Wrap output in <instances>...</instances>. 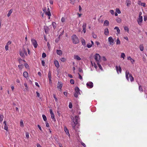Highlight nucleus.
Instances as JSON below:
<instances>
[{"label": "nucleus", "instance_id": "63", "mask_svg": "<svg viewBox=\"0 0 147 147\" xmlns=\"http://www.w3.org/2000/svg\"><path fill=\"white\" fill-rule=\"evenodd\" d=\"M45 32L46 33H47L48 31V28H45Z\"/></svg>", "mask_w": 147, "mask_h": 147}, {"label": "nucleus", "instance_id": "19", "mask_svg": "<svg viewBox=\"0 0 147 147\" xmlns=\"http://www.w3.org/2000/svg\"><path fill=\"white\" fill-rule=\"evenodd\" d=\"M65 131L66 133L67 134V135L69 136H70V135L69 134V130L66 127L65 128Z\"/></svg>", "mask_w": 147, "mask_h": 147}, {"label": "nucleus", "instance_id": "28", "mask_svg": "<svg viewBox=\"0 0 147 147\" xmlns=\"http://www.w3.org/2000/svg\"><path fill=\"white\" fill-rule=\"evenodd\" d=\"M12 12V10H10L9 11L8 14L7 15V17H9L10 16L11 14V13Z\"/></svg>", "mask_w": 147, "mask_h": 147}, {"label": "nucleus", "instance_id": "30", "mask_svg": "<svg viewBox=\"0 0 147 147\" xmlns=\"http://www.w3.org/2000/svg\"><path fill=\"white\" fill-rule=\"evenodd\" d=\"M82 44L83 45H86L85 41L84 39H83L82 40Z\"/></svg>", "mask_w": 147, "mask_h": 147}, {"label": "nucleus", "instance_id": "36", "mask_svg": "<svg viewBox=\"0 0 147 147\" xmlns=\"http://www.w3.org/2000/svg\"><path fill=\"white\" fill-rule=\"evenodd\" d=\"M20 125L22 127H24V123L22 120H21L20 122Z\"/></svg>", "mask_w": 147, "mask_h": 147}, {"label": "nucleus", "instance_id": "4", "mask_svg": "<svg viewBox=\"0 0 147 147\" xmlns=\"http://www.w3.org/2000/svg\"><path fill=\"white\" fill-rule=\"evenodd\" d=\"M72 118L73 119V122L74 124V125H73L72 126L74 128L76 125L78 123V120L79 118L78 117L76 116L74 118L73 117H72Z\"/></svg>", "mask_w": 147, "mask_h": 147}, {"label": "nucleus", "instance_id": "11", "mask_svg": "<svg viewBox=\"0 0 147 147\" xmlns=\"http://www.w3.org/2000/svg\"><path fill=\"white\" fill-rule=\"evenodd\" d=\"M108 41L111 45H113L114 40L112 37H110L108 38Z\"/></svg>", "mask_w": 147, "mask_h": 147}, {"label": "nucleus", "instance_id": "59", "mask_svg": "<svg viewBox=\"0 0 147 147\" xmlns=\"http://www.w3.org/2000/svg\"><path fill=\"white\" fill-rule=\"evenodd\" d=\"M42 65L43 66H45V61L43 60H42Z\"/></svg>", "mask_w": 147, "mask_h": 147}, {"label": "nucleus", "instance_id": "20", "mask_svg": "<svg viewBox=\"0 0 147 147\" xmlns=\"http://www.w3.org/2000/svg\"><path fill=\"white\" fill-rule=\"evenodd\" d=\"M114 29L116 30L117 33L119 34L120 33V30L118 27L116 26L115 27Z\"/></svg>", "mask_w": 147, "mask_h": 147}, {"label": "nucleus", "instance_id": "7", "mask_svg": "<svg viewBox=\"0 0 147 147\" xmlns=\"http://www.w3.org/2000/svg\"><path fill=\"white\" fill-rule=\"evenodd\" d=\"M142 16H139L138 20H137V22L138 23V24L140 25H142Z\"/></svg>", "mask_w": 147, "mask_h": 147}, {"label": "nucleus", "instance_id": "8", "mask_svg": "<svg viewBox=\"0 0 147 147\" xmlns=\"http://www.w3.org/2000/svg\"><path fill=\"white\" fill-rule=\"evenodd\" d=\"M86 86L88 88H91L93 87V83L91 82H88L86 83Z\"/></svg>", "mask_w": 147, "mask_h": 147}, {"label": "nucleus", "instance_id": "33", "mask_svg": "<svg viewBox=\"0 0 147 147\" xmlns=\"http://www.w3.org/2000/svg\"><path fill=\"white\" fill-rule=\"evenodd\" d=\"M51 115V117L52 119L54 121H55L56 120L55 118V116L54 114Z\"/></svg>", "mask_w": 147, "mask_h": 147}, {"label": "nucleus", "instance_id": "32", "mask_svg": "<svg viewBox=\"0 0 147 147\" xmlns=\"http://www.w3.org/2000/svg\"><path fill=\"white\" fill-rule=\"evenodd\" d=\"M116 21L117 22L120 23L121 22V20L119 18H118L116 19Z\"/></svg>", "mask_w": 147, "mask_h": 147}, {"label": "nucleus", "instance_id": "21", "mask_svg": "<svg viewBox=\"0 0 147 147\" xmlns=\"http://www.w3.org/2000/svg\"><path fill=\"white\" fill-rule=\"evenodd\" d=\"M104 33H105V34L106 35H107L109 34V32L108 29V28H106L105 30Z\"/></svg>", "mask_w": 147, "mask_h": 147}, {"label": "nucleus", "instance_id": "45", "mask_svg": "<svg viewBox=\"0 0 147 147\" xmlns=\"http://www.w3.org/2000/svg\"><path fill=\"white\" fill-rule=\"evenodd\" d=\"M4 129L5 130L7 131V130L8 129V127H7V125H5L4 127Z\"/></svg>", "mask_w": 147, "mask_h": 147}, {"label": "nucleus", "instance_id": "60", "mask_svg": "<svg viewBox=\"0 0 147 147\" xmlns=\"http://www.w3.org/2000/svg\"><path fill=\"white\" fill-rule=\"evenodd\" d=\"M61 21L62 22H64L65 21V18L63 17L62 18H61Z\"/></svg>", "mask_w": 147, "mask_h": 147}, {"label": "nucleus", "instance_id": "2", "mask_svg": "<svg viewBox=\"0 0 147 147\" xmlns=\"http://www.w3.org/2000/svg\"><path fill=\"white\" fill-rule=\"evenodd\" d=\"M71 39L73 42L74 44L78 43L79 42V39L76 35H74L71 36Z\"/></svg>", "mask_w": 147, "mask_h": 147}, {"label": "nucleus", "instance_id": "44", "mask_svg": "<svg viewBox=\"0 0 147 147\" xmlns=\"http://www.w3.org/2000/svg\"><path fill=\"white\" fill-rule=\"evenodd\" d=\"M46 56V54L45 53H43L42 55V57L43 58H44Z\"/></svg>", "mask_w": 147, "mask_h": 147}, {"label": "nucleus", "instance_id": "52", "mask_svg": "<svg viewBox=\"0 0 147 147\" xmlns=\"http://www.w3.org/2000/svg\"><path fill=\"white\" fill-rule=\"evenodd\" d=\"M92 36H93V37L94 38H96L97 37L96 35L94 34H92Z\"/></svg>", "mask_w": 147, "mask_h": 147}, {"label": "nucleus", "instance_id": "5", "mask_svg": "<svg viewBox=\"0 0 147 147\" xmlns=\"http://www.w3.org/2000/svg\"><path fill=\"white\" fill-rule=\"evenodd\" d=\"M31 41L34 47L36 48L38 45L35 39H32L31 40Z\"/></svg>", "mask_w": 147, "mask_h": 147}, {"label": "nucleus", "instance_id": "13", "mask_svg": "<svg viewBox=\"0 0 147 147\" xmlns=\"http://www.w3.org/2000/svg\"><path fill=\"white\" fill-rule=\"evenodd\" d=\"M51 72L50 71H49L48 74V78H49V82L50 83H51Z\"/></svg>", "mask_w": 147, "mask_h": 147}, {"label": "nucleus", "instance_id": "26", "mask_svg": "<svg viewBox=\"0 0 147 147\" xmlns=\"http://www.w3.org/2000/svg\"><path fill=\"white\" fill-rule=\"evenodd\" d=\"M52 24L53 28H54V29H55L56 27V23L55 22H52Z\"/></svg>", "mask_w": 147, "mask_h": 147}, {"label": "nucleus", "instance_id": "6", "mask_svg": "<svg viewBox=\"0 0 147 147\" xmlns=\"http://www.w3.org/2000/svg\"><path fill=\"white\" fill-rule=\"evenodd\" d=\"M100 58L101 57L98 54H96L95 59L97 62V63H99L100 60Z\"/></svg>", "mask_w": 147, "mask_h": 147}, {"label": "nucleus", "instance_id": "53", "mask_svg": "<svg viewBox=\"0 0 147 147\" xmlns=\"http://www.w3.org/2000/svg\"><path fill=\"white\" fill-rule=\"evenodd\" d=\"M47 46L48 47L49 49L50 50V47H51V46H50V44L49 43V42H47Z\"/></svg>", "mask_w": 147, "mask_h": 147}, {"label": "nucleus", "instance_id": "41", "mask_svg": "<svg viewBox=\"0 0 147 147\" xmlns=\"http://www.w3.org/2000/svg\"><path fill=\"white\" fill-rule=\"evenodd\" d=\"M69 108L71 109L72 107V105L71 102H70L69 105Z\"/></svg>", "mask_w": 147, "mask_h": 147}, {"label": "nucleus", "instance_id": "17", "mask_svg": "<svg viewBox=\"0 0 147 147\" xmlns=\"http://www.w3.org/2000/svg\"><path fill=\"white\" fill-rule=\"evenodd\" d=\"M56 53L57 55H61L62 54V51L61 50H57L56 51Z\"/></svg>", "mask_w": 147, "mask_h": 147}, {"label": "nucleus", "instance_id": "23", "mask_svg": "<svg viewBox=\"0 0 147 147\" xmlns=\"http://www.w3.org/2000/svg\"><path fill=\"white\" fill-rule=\"evenodd\" d=\"M126 3L127 6H129L131 5V2L129 0H127Z\"/></svg>", "mask_w": 147, "mask_h": 147}, {"label": "nucleus", "instance_id": "40", "mask_svg": "<svg viewBox=\"0 0 147 147\" xmlns=\"http://www.w3.org/2000/svg\"><path fill=\"white\" fill-rule=\"evenodd\" d=\"M124 30H125V31H127V32H128L129 29L127 27L125 26V27H124Z\"/></svg>", "mask_w": 147, "mask_h": 147}, {"label": "nucleus", "instance_id": "3", "mask_svg": "<svg viewBox=\"0 0 147 147\" xmlns=\"http://www.w3.org/2000/svg\"><path fill=\"white\" fill-rule=\"evenodd\" d=\"M80 90L78 87H76L75 88V92L74 94V96L77 98L78 95L80 94Z\"/></svg>", "mask_w": 147, "mask_h": 147}, {"label": "nucleus", "instance_id": "47", "mask_svg": "<svg viewBox=\"0 0 147 147\" xmlns=\"http://www.w3.org/2000/svg\"><path fill=\"white\" fill-rule=\"evenodd\" d=\"M53 97L55 98V99L56 102H57L58 101V99L56 97L55 95V94H53Z\"/></svg>", "mask_w": 147, "mask_h": 147}, {"label": "nucleus", "instance_id": "48", "mask_svg": "<svg viewBox=\"0 0 147 147\" xmlns=\"http://www.w3.org/2000/svg\"><path fill=\"white\" fill-rule=\"evenodd\" d=\"M8 45H5V48L6 51L8 50Z\"/></svg>", "mask_w": 147, "mask_h": 147}, {"label": "nucleus", "instance_id": "54", "mask_svg": "<svg viewBox=\"0 0 147 147\" xmlns=\"http://www.w3.org/2000/svg\"><path fill=\"white\" fill-rule=\"evenodd\" d=\"M110 12L112 14V15H113L114 13V11H113V10H111L110 11Z\"/></svg>", "mask_w": 147, "mask_h": 147}, {"label": "nucleus", "instance_id": "43", "mask_svg": "<svg viewBox=\"0 0 147 147\" xmlns=\"http://www.w3.org/2000/svg\"><path fill=\"white\" fill-rule=\"evenodd\" d=\"M92 45H91L90 44H88L87 45V47L88 48H90V47H92Z\"/></svg>", "mask_w": 147, "mask_h": 147}, {"label": "nucleus", "instance_id": "10", "mask_svg": "<svg viewBox=\"0 0 147 147\" xmlns=\"http://www.w3.org/2000/svg\"><path fill=\"white\" fill-rule=\"evenodd\" d=\"M117 71L118 74L121 73V69L120 66H116L115 67Z\"/></svg>", "mask_w": 147, "mask_h": 147}, {"label": "nucleus", "instance_id": "56", "mask_svg": "<svg viewBox=\"0 0 147 147\" xmlns=\"http://www.w3.org/2000/svg\"><path fill=\"white\" fill-rule=\"evenodd\" d=\"M70 1L71 3L73 4H74V3H75V1L74 0H70Z\"/></svg>", "mask_w": 147, "mask_h": 147}, {"label": "nucleus", "instance_id": "62", "mask_svg": "<svg viewBox=\"0 0 147 147\" xmlns=\"http://www.w3.org/2000/svg\"><path fill=\"white\" fill-rule=\"evenodd\" d=\"M11 43V42L10 41H9L7 42L6 45L9 46V45H10Z\"/></svg>", "mask_w": 147, "mask_h": 147}, {"label": "nucleus", "instance_id": "50", "mask_svg": "<svg viewBox=\"0 0 147 147\" xmlns=\"http://www.w3.org/2000/svg\"><path fill=\"white\" fill-rule=\"evenodd\" d=\"M18 67L20 69H22L23 67V65H18Z\"/></svg>", "mask_w": 147, "mask_h": 147}, {"label": "nucleus", "instance_id": "49", "mask_svg": "<svg viewBox=\"0 0 147 147\" xmlns=\"http://www.w3.org/2000/svg\"><path fill=\"white\" fill-rule=\"evenodd\" d=\"M65 58H63V57L61 58V60L62 62H64L65 61Z\"/></svg>", "mask_w": 147, "mask_h": 147}, {"label": "nucleus", "instance_id": "22", "mask_svg": "<svg viewBox=\"0 0 147 147\" xmlns=\"http://www.w3.org/2000/svg\"><path fill=\"white\" fill-rule=\"evenodd\" d=\"M23 76L25 78H26L28 77V74L27 72L25 71L24 72Z\"/></svg>", "mask_w": 147, "mask_h": 147}, {"label": "nucleus", "instance_id": "15", "mask_svg": "<svg viewBox=\"0 0 147 147\" xmlns=\"http://www.w3.org/2000/svg\"><path fill=\"white\" fill-rule=\"evenodd\" d=\"M86 24L85 23H84L82 26L83 31L84 33H85L86 32Z\"/></svg>", "mask_w": 147, "mask_h": 147}, {"label": "nucleus", "instance_id": "12", "mask_svg": "<svg viewBox=\"0 0 147 147\" xmlns=\"http://www.w3.org/2000/svg\"><path fill=\"white\" fill-rule=\"evenodd\" d=\"M62 87V85L61 84V82H59L58 83V86H57L58 90H59V91H61Z\"/></svg>", "mask_w": 147, "mask_h": 147}, {"label": "nucleus", "instance_id": "51", "mask_svg": "<svg viewBox=\"0 0 147 147\" xmlns=\"http://www.w3.org/2000/svg\"><path fill=\"white\" fill-rule=\"evenodd\" d=\"M146 4L145 3H141V6H143V7H145V6Z\"/></svg>", "mask_w": 147, "mask_h": 147}, {"label": "nucleus", "instance_id": "35", "mask_svg": "<svg viewBox=\"0 0 147 147\" xmlns=\"http://www.w3.org/2000/svg\"><path fill=\"white\" fill-rule=\"evenodd\" d=\"M97 63L98 66V67L101 70H102V67L101 66V65L99 63Z\"/></svg>", "mask_w": 147, "mask_h": 147}, {"label": "nucleus", "instance_id": "25", "mask_svg": "<svg viewBox=\"0 0 147 147\" xmlns=\"http://www.w3.org/2000/svg\"><path fill=\"white\" fill-rule=\"evenodd\" d=\"M22 51L27 56L28 54H27L26 51V50L25 48L24 47H23L22 49Z\"/></svg>", "mask_w": 147, "mask_h": 147}, {"label": "nucleus", "instance_id": "61", "mask_svg": "<svg viewBox=\"0 0 147 147\" xmlns=\"http://www.w3.org/2000/svg\"><path fill=\"white\" fill-rule=\"evenodd\" d=\"M24 65H25V67L26 68H28L29 67L27 63L25 64Z\"/></svg>", "mask_w": 147, "mask_h": 147}, {"label": "nucleus", "instance_id": "31", "mask_svg": "<svg viewBox=\"0 0 147 147\" xmlns=\"http://www.w3.org/2000/svg\"><path fill=\"white\" fill-rule=\"evenodd\" d=\"M139 90L140 91L143 92V88L140 85H139Z\"/></svg>", "mask_w": 147, "mask_h": 147}, {"label": "nucleus", "instance_id": "58", "mask_svg": "<svg viewBox=\"0 0 147 147\" xmlns=\"http://www.w3.org/2000/svg\"><path fill=\"white\" fill-rule=\"evenodd\" d=\"M81 144L84 147H86V146L85 144L84 143L82 142L81 143Z\"/></svg>", "mask_w": 147, "mask_h": 147}, {"label": "nucleus", "instance_id": "29", "mask_svg": "<svg viewBox=\"0 0 147 147\" xmlns=\"http://www.w3.org/2000/svg\"><path fill=\"white\" fill-rule=\"evenodd\" d=\"M42 117H43L44 120L45 121H46L47 120V117H46V116H45V115H42Z\"/></svg>", "mask_w": 147, "mask_h": 147}, {"label": "nucleus", "instance_id": "34", "mask_svg": "<svg viewBox=\"0 0 147 147\" xmlns=\"http://www.w3.org/2000/svg\"><path fill=\"white\" fill-rule=\"evenodd\" d=\"M125 57V55L124 53H121V57L123 58V59H124V57Z\"/></svg>", "mask_w": 147, "mask_h": 147}, {"label": "nucleus", "instance_id": "16", "mask_svg": "<svg viewBox=\"0 0 147 147\" xmlns=\"http://www.w3.org/2000/svg\"><path fill=\"white\" fill-rule=\"evenodd\" d=\"M74 58L78 61H80L81 60V58L78 55H74Z\"/></svg>", "mask_w": 147, "mask_h": 147}, {"label": "nucleus", "instance_id": "57", "mask_svg": "<svg viewBox=\"0 0 147 147\" xmlns=\"http://www.w3.org/2000/svg\"><path fill=\"white\" fill-rule=\"evenodd\" d=\"M78 75H79V78H80V79L81 80H82V76H81V75L79 74L78 73Z\"/></svg>", "mask_w": 147, "mask_h": 147}, {"label": "nucleus", "instance_id": "37", "mask_svg": "<svg viewBox=\"0 0 147 147\" xmlns=\"http://www.w3.org/2000/svg\"><path fill=\"white\" fill-rule=\"evenodd\" d=\"M120 44V41L118 38L117 40L116 44L117 45H119Z\"/></svg>", "mask_w": 147, "mask_h": 147}, {"label": "nucleus", "instance_id": "39", "mask_svg": "<svg viewBox=\"0 0 147 147\" xmlns=\"http://www.w3.org/2000/svg\"><path fill=\"white\" fill-rule=\"evenodd\" d=\"M60 35H59L58 37V38L56 39L55 42H58L59 40L60 39Z\"/></svg>", "mask_w": 147, "mask_h": 147}, {"label": "nucleus", "instance_id": "9", "mask_svg": "<svg viewBox=\"0 0 147 147\" xmlns=\"http://www.w3.org/2000/svg\"><path fill=\"white\" fill-rule=\"evenodd\" d=\"M43 11L45 14L49 16V19L50 18V16L51 15L50 11H49V10H43Z\"/></svg>", "mask_w": 147, "mask_h": 147}, {"label": "nucleus", "instance_id": "55", "mask_svg": "<svg viewBox=\"0 0 147 147\" xmlns=\"http://www.w3.org/2000/svg\"><path fill=\"white\" fill-rule=\"evenodd\" d=\"M116 12L119 14L121 13L120 10H116Z\"/></svg>", "mask_w": 147, "mask_h": 147}, {"label": "nucleus", "instance_id": "42", "mask_svg": "<svg viewBox=\"0 0 147 147\" xmlns=\"http://www.w3.org/2000/svg\"><path fill=\"white\" fill-rule=\"evenodd\" d=\"M26 138L27 139H28L29 138V133L28 132H26Z\"/></svg>", "mask_w": 147, "mask_h": 147}, {"label": "nucleus", "instance_id": "64", "mask_svg": "<svg viewBox=\"0 0 147 147\" xmlns=\"http://www.w3.org/2000/svg\"><path fill=\"white\" fill-rule=\"evenodd\" d=\"M36 93L37 96L38 97H39L40 96V95L39 93H38V92H36Z\"/></svg>", "mask_w": 147, "mask_h": 147}, {"label": "nucleus", "instance_id": "38", "mask_svg": "<svg viewBox=\"0 0 147 147\" xmlns=\"http://www.w3.org/2000/svg\"><path fill=\"white\" fill-rule=\"evenodd\" d=\"M3 115H0V121H1L3 119Z\"/></svg>", "mask_w": 147, "mask_h": 147}, {"label": "nucleus", "instance_id": "24", "mask_svg": "<svg viewBox=\"0 0 147 147\" xmlns=\"http://www.w3.org/2000/svg\"><path fill=\"white\" fill-rule=\"evenodd\" d=\"M139 47L141 51H143L144 47L143 45L142 44L140 45Z\"/></svg>", "mask_w": 147, "mask_h": 147}, {"label": "nucleus", "instance_id": "14", "mask_svg": "<svg viewBox=\"0 0 147 147\" xmlns=\"http://www.w3.org/2000/svg\"><path fill=\"white\" fill-rule=\"evenodd\" d=\"M54 64L56 67L58 68L59 66V65L58 61L57 60H55L54 61Z\"/></svg>", "mask_w": 147, "mask_h": 147}, {"label": "nucleus", "instance_id": "46", "mask_svg": "<svg viewBox=\"0 0 147 147\" xmlns=\"http://www.w3.org/2000/svg\"><path fill=\"white\" fill-rule=\"evenodd\" d=\"M70 83L72 84H74V80L73 79H71L70 80Z\"/></svg>", "mask_w": 147, "mask_h": 147}, {"label": "nucleus", "instance_id": "18", "mask_svg": "<svg viewBox=\"0 0 147 147\" xmlns=\"http://www.w3.org/2000/svg\"><path fill=\"white\" fill-rule=\"evenodd\" d=\"M20 55L22 57L24 58L25 57V55H24V53L23 51H20Z\"/></svg>", "mask_w": 147, "mask_h": 147}, {"label": "nucleus", "instance_id": "27", "mask_svg": "<svg viewBox=\"0 0 147 147\" xmlns=\"http://www.w3.org/2000/svg\"><path fill=\"white\" fill-rule=\"evenodd\" d=\"M109 21L107 20H106L105 21L104 23V24L105 26H108L109 24Z\"/></svg>", "mask_w": 147, "mask_h": 147}, {"label": "nucleus", "instance_id": "1", "mask_svg": "<svg viewBox=\"0 0 147 147\" xmlns=\"http://www.w3.org/2000/svg\"><path fill=\"white\" fill-rule=\"evenodd\" d=\"M129 75V77L130 81L131 82H133L134 81V78L133 77L132 75L131 74H130L129 71L128 70H126L125 72V76L126 79L129 81V78L128 76Z\"/></svg>", "mask_w": 147, "mask_h": 147}]
</instances>
